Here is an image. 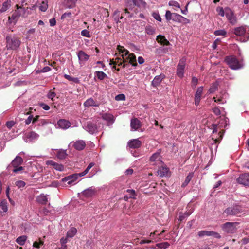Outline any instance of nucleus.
<instances>
[{
  "instance_id": "f257e3e1",
  "label": "nucleus",
  "mask_w": 249,
  "mask_h": 249,
  "mask_svg": "<svg viewBox=\"0 0 249 249\" xmlns=\"http://www.w3.org/2000/svg\"><path fill=\"white\" fill-rule=\"evenodd\" d=\"M244 213L242 206L237 204L226 208L223 211V214L226 216H239L241 214Z\"/></svg>"
},
{
  "instance_id": "f03ea898",
  "label": "nucleus",
  "mask_w": 249,
  "mask_h": 249,
  "mask_svg": "<svg viewBox=\"0 0 249 249\" xmlns=\"http://www.w3.org/2000/svg\"><path fill=\"white\" fill-rule=\"evenodd\" d=\"M21 44L19 37L12 35L6 36V47L7 50H17Z\"/></svg>"
},
{
  "instance_id": "7ed1b4c3",
  "label": "nucleus",
  "mask_w": 249,
  "mask_h": 249,
  "mask_svg": "<svg viewBox=\"0 0 249 249\" xmlns=\"http://www.w3.org/2000/svg\"><path fill=\"white\" fill-rule=\"evenodd\" d=\"M224 61L232 70H237L242 68V65L236 57L234 55L226 56Z\"/></svg>"
},
{
  "instance_id": "20e7f679",
  "label": "nucleus",
  "mask_w": 249,
  "mask_h": 249,
  "mask_svg": "<svg viewBox=\"0 0 249 249\" xmlns=\"http://www.w3.org/2000/svg\"><path fill=\"white\" fill-rule=\"evenodd\" d=\"M238 224L239 223L237 222H227L223 225L222 229L224 231L227 233H232L236 231V226L238 225Z\"/></svg>"
},
{
  "instance_id": "39448f33",
  "label": "nucleus",
  "mask_w": 249,
  "mask_h": 249,
  "mask_svg": "<svg viewBox=\"0 0 249 249\" xmlns=\"http://www.w3.org/2000/svg\"><path fill=\"white\" fill-rule=\"evenodd\" d=\"M236 180L239 184L249 187V174L245 173L240 175Z\"/></svg>"
},
{
  "instance_id": "423d86ee",
  "label": "nucleus",
  "mask_w": 249,
  "mask_h": 249,
  "mask_svg": "<svg viewBox=\"0 0 249 249\" xmlns=\"http://www.w3.org/2000/svg\"><path fill=\"white\" fill-rule=\"evenodd\" d=\"M226 17L230 23L234 25L237 22V18L234 13L231 9L226 10Z\"/></svg>"
},
{
  "instance_id": "0eeeda50",
  "label": "nucleus",
  "mask_w": 249,
  "mask_h": 249,
  "mask_svg": "<svg viewBox=\"0 0 249 249\" xmlns=\"http://www.w3.org/2000/svg\"><path fill=\"white\" fill-rule=\"evenodd\" d=\"M185 66V62L183 60H181L177 66V75L180 78L183 77Z\"/></svg>"
},
{
  "instance_id": "6e6552de",
  "label": "nucleus",
  "mask_w": 249,
  "mask_h": 249,
  "mask_svg": "<svg viewBox=\"0 0 249 249\" xmlns=\"http://www.w3.org/2000/svg\"><path fill=\"white\" fill-rule=\"evenodd\" d=\"M161 156L160 153L156 152L154 153L150 158V161L153 165H159L162 163L160 160Z\"/></svg>"
},
{
  "instance_id": "1a4fd4ad",
  "label": "nucleus",
  "mask_w": 249,
  "mask_h": 249,
  "mask_svg": "<svg viewBox=\"0 0 249 249\" xmlns=\"http://www.w3.org/2000/svg\"><path fill=\"white\" fill-rule=\"evenodd\" d=\"M97 192V190L94 187H90L85 189L82 192V195L85 197L89 198L94 196Z\"/></svg>"
},
{
  "instance_id": "9d476101",
  "label": "nucleus",
  "mask_w": 249,
  "mask_h": 249,
  "mask_svg": "<svg viewBox=\"0 0 249 249\" xmlns=\"http://www.w3.org/2000/svg\"><path fill=\"white\" fill-rule=\"evenodd\" d=\"M198 235L200 237L207 236H213L216 238H220V235L216 232L208 231H201L198 232Z\"/></svg>"
},
{
  "instance_id": "9b49d317",
  "label": "nucleus",
  "mask_w": 249,
  "mask_h": 249,
  "mask_svg": "<svg viewBox=\"0 0 249 249\" xmlns=\"http://www.w3.org/2000/svg\"><path fill=\"white\" fill-rule=\"evenodd\" d=\"M126 62L127 60L125 59H123V61H122V58H116L115 59V61L113 60H110L109 64L110 65H113V68H115L116 65H122L123 68H124L127 65V63H126Z\"/></svg>"
},
{
  "instance_id": "f8f14e48",
  "label": "nucleus",
  "mask_w": 249,
  "mask_h": 249,
  "mask_svg": "<svg viewBox=\"0 0 249 249\" xmlns=\"http://www.w3.org/2000/svg\"><path fill=\"white\" fill-rule=\"evenodd\" d=\"M172 20L175 22H182L183 21L184 23H189V20L182 16L181 15L178 14L177 13H173V17Z\"/></svg>"
},
{
  "instance_id": "ddd939ff",
  "label": "nucleus",
  "mask_w": 249,
  "mask_h": 249,
  "mask_svg": "<svg viewBox=\"0 0 249 249\" xmlns=\"http://www.w3.org/2000/svg\"><path fill=\"white\" fill-rule=\"evenodd\" d=\"M142 126L141 122L137 118H133L131 120L130 126L132 129L137 130Z\"/></svg>"
},
{
  "instance_id": "4468645a",
  "label": "nucleus",
  "mask_w": 249,
  "mask_h": 249,
  "mask_svg": "<svg viewBox=\"0 0 249 249\" xmlns=\"http://www.w3.org/2000/svg\"><path fill=\"white\" fill-rule=\"evenodd\" d=\"M84 107H99V103L92 98L88 99L83 104Z\"/></svg>"
},
{
  "instance_id": "2eb2a0df",
  "label": "nucleus",
  "mask_w": 249,
  "mask_h": 249,
  "mask_svg": "<svg viewBox=\"0 0 249 249\" xmlns=\"http://www.w3.org/2000/svg\"><path fill=\"white\" fill-rule=\"evenodd\" d=\"M78 59L80 63H84L88 61L89 58V55L86 54L83 51L80 50L77 53Z\"/></svg>"
},
{
  "instance_id": "dca6fc26",
  "label": "nucleus",
  "mask_w": 249,
  "mask_h": 249,
  "mask_svg": "<svg viewBox=\"0 0 249 249\" xmlns=\"http://www.w3.org/2000/svg\"><path fill=\"white\" fill-rule=\"evenodd\" d=\"M59 127L63 129H66L71 126V123L65 119H60L57 122Z\"/></svg>"
},
{
  "instance_id": "f3484780",
  "label": "nucleus",
  "mask_w": 249,
  "mask_h": 249,
  "mask_svg": "<svg viewBox=\"0 0 249 249\" xmlns=\"http://www.w3.org/2000/svg\"><path fill=\"white\" fill-rule=\"evenodd\" d=\"M157 174L161 177L169 176V169L167 167L162 166L157 171Z\"/></svg>"
},
{
  "instance_id": "a211bd4d",
  "label": "nucleus",
  "mask_w": 249,
  "mask_h": 249,
  "mask_svg": "<svg viewBox=\"0 0 249 249\" xmlns=\"http://www.w3.org/2000/svg\"><path fill=\"white\" fill-rule=\"evenodd\" d=\"M142 142L138 139H133L130 140L128 143V145L131 148H138L141 147Z\"/></svg>"
},
{
  "instance_id": "6ab92c4d",
  "label": "nucleus",
  "mask_w": 249,
  "mask_h": 249,
  "mask_svg": "<svg viewBox=\"0 0 249 249\" xmlns=\"http://www.w3.org/2000/svg\"><path fill=\"white\" fill-rule=\"evenodd\" d=\"M73 146L77 150H82L85 147L86 143L83 140H78L74 142Z\"/></svg>"
},
{
  "instance_id": "aec40b11",
  "label": "nucleus",
  "mask_w": 249,
  "mask_h": 249,
  "mask_svg": "<svg viewBox=\"0 0 249 249\" xmlns=\"http://www.w3.org/2000/svg\"><path fill=\"white\" fill-rule=\"evenodd\" d=\"M23 162L22 158L18 156L16 157L14 160L11 162V165L13 168L20 166Z\"/></svg>"
},
{
  "instance_id": "412c9836",
  "label": "nucleus",
  "mask_w": 249,
  "mask_h": 249,
  "mask_svg": "<svg viewBox=\"0 0 249 249\" xmlns=\"http://www.w3.org/2000/svg\"><path fill=\"white\" fill-rule=\"evenodd\" d=\"M157 41L163 45L168 46L170 45L169 41L165 38L164 36L159 35L157 36Z\"/></svg>"
},
{
  "instance_id": "4be33fe9",
  "label": "nucleus",
  "mask_w": 249,
  "mask_h": 249,
  "mask_svg": "<svg viewBox=\"0 0 249 249\" xmlns=\"http://www.w3.org/2000/svg\"><path fill=\"white\" fill-rule=\"evenodd\" d=\"M164 78V75L160 74V75L156 76L152 82V86L155 87L159 86Z\"/></svg>"
},
{
  "instance_id": "5701e85b",
  "label": "nucleus",
  "mask_w": 249,
  "mask_h": 249,
  "mask_svg": "<svg viewBox=\"0 0 249 249\" xmlns=\"http://www.w3.org/2000/svg\"><path fill=\"white\" fill-rule=\"evenodd\" d=\"M103 119L107 122L108 125L112 124L114 121V118L113 115L109 113H104L102 115Z\"/></svg>"
},
{
  "instance_id": "b1692460",
  "label": "nucleus",
  "mask_w": 249,
  "mask_h": 249,
  "mask_svg": "<svg viewBox=\"0 0 249 249\" xmlns=\"http://www.w3.org/2000/svg\"><path fill=\"white\" fill-rule=\"evenodd\" d=\"M86 129L87 130L89 133L93 134L96 131L97 129L96 124L91 122H88Z\"/></svg>"
},
{
  "instance_id": "393cba45",
  "label": "nucleus",
  "mask_w": 249,
  "mask_h": 249,
  "mask_svg": "<svg viewBox=\"0 0 249 249\" xmlns=\"http://www.w3.org/2000/svg\"><path fill=\"white\" fill-rule=\"evenodd\" d=\"M125 59L127 61L128 60L129 63L131 64L133 66H137V63L136 62V57L134 53H130Z\"/></svg>"
},
{
  "instance_id": "a878e982",
  "label": "nucleus",
  "mask_w": 249,
  "mask_h": 249,
  "mask_svg": "<svg viewBox=\"0 0 249 249\" xmlns=\"http://www.w3.org/2000/svg\"><path fill=\"white\" fill-rule=\"evenodd\" d=\"M245 33L246 29L243 26L237 27L234 29V34L238 36H243Z\"/></svg>"
},
{
  "instance_id": "bb28decb",
  "label": "nucleus",
  "mask_w": 249,
  "mask_h": 249,
  "mask_svg": "<svg viewBox=\"0 0 249 249\" xmlns=\"http://www.w3.org/2000/svg\"><path fill=\"white\" fill-rule=\"evenodd\" d=\"M25 137L26 138L29 139L30 140H33L37 139L39 135L34 131H30L26 132L25 134Z\"/></svg>"
},
{
  "instance_id": "cd10ccee",
  "label": "nucleus",
  "mask_w": 249,
  "mask_h": 249,
  "mask_svg": "<svg viewBox=\"0 0 249 249\" xmlns=\"http://www.w3.org/2000/svg\"><path fill=\"white\" fill-rule=\"evenodd\" d=\"M20 15L18 12L15 11L11 15V16H9L8 18V20L10 23L12 22H16L18 19Z\"/></svg>"
},
{
  "instance_id": "c85d7f7f",
  "label": "nucleus",
  "mask_w": 249,
  "mask_h": 249,
  "mask_svg": "<svg viewBox=\"0 0 249 249\" xmlns=\"http://www.w3.org/2000/svg\"><path fill=\"white\" fill-rule=\"evenodd\" d=\"M117 49L120 53H122V59H124V56H126L127 55L130 54L129 51L127 50L124 49L123 46L118 45Z\"/></svg>"
},
{
  "instance_id": "c756f323",
  "label": "nucleus",
  "mask_w": 249,
  "mask_h": 249,
  "mask_svg": "<svg viewBox=\"0 0 249 249\" xmlns=\"http://www.w3.org/2000/svg\"><path fill=\"white\" fill-rule=\"evenodd\" d=\"M36 201L40 204H46L48 201V199L47 197L44 194H41L37 196Z\"/></svg>"
},
{
  "instance_id": "7c9ffc66",
  "label": "nucleus",
  "mask_w": 249,
  "mask_h": 249,
  "mask_svg": "<svg viewBox=\"0 0 249 249\" xmlns=\"http://www.w3.org/2000/svg\"><path fill=\"white\" fill-rule=\"evenodd\" d=\"M83 176H81V175H80V173L79 174H73L72 175H71V176H68V177L67 178H65V179L66 180H68V179H71V181H69L68 183L69 184H70L72 183V182L74 181V180H75L76 179H77V178L79 177H82Z\"/></svg>"
},
{
  "instance_id": "2f4dec72",
  "label": "nucleus",
  "mask_w": 249,
  "mask_h": 249,
  "mask_svg": "<svg viewBox=\"0 0 249 249\" xmlns=\"http://www.w3.org/2000/svg\"><path fill=\"white\" fill-rule=\"evenodd\" d=\"M27 239V236L26 235H22L18 237L16 242L21 246H23L25 244V243Z\"/></svg>"
},
{
  "instance_id": "473e14b6",
  "label": "nucleus",
  "mask_w": 249,
  "mask_h": 249,
  "mask_svg": "<svg viewBox=\"0 0 249 249\" xmlns=\"http://www.w3.org/2000/svg\"><path fill=\"white\" fill-rule=\"evenodd\" d=\"M95 76L100 80H104L107 77V74L103 71H96L95 72Z\"/></svg>"
},
{
  "instance_id": "72a5a7b5",
  "label": "nucleus",
  "mask_w": 249,
  "mask_h": 249,
  "mask_svg": "<svg viewBox=\"0 0 249 249\" xmlns=\"http://www.w3.org/2000/svg\"><path fill=\"white\" fill-rule=\"evenodd\" d=\"M193 177V173H189V174L187 175V176L186 177L184 181L182 184L181 186L182 187H184L186 186L189 183L191 179Z\"/></svg>"
},
{
  "instance_id": "f704fd0d",
  "label": "nucleus",
  "mask_w": 249,
  "mask_h": 249,
  "mask_svg": "<svg viewBox=\"0 0 249 249\" xmlns=\"http://www.w3.org/2000/svg\"><path fill=\"white\" fill-rule=\"evenodd\" d=\"M77 232V229L74 227H72L69 230L67 233V237H73Z\"/></svg>"
},
{
  "instance_id": "c9c22d12",
  "label": "nucleus",
  "mask_w": 249,
  "mask_h": 249,
  "mask_svg": "<svg viewBox=\"0 0 249 249\" xmlns=\"http://www.w3.org/2000/svg\"><path fill=\"white\" fill-rule=\"evenodd\" d=\"M11 1L7 0L2 4V7L0 10V12L2 13L5 12L10 7Z\"/></svg>"
},
{
  "instance_id": "e433bc0d",
  "label": "nucleus",
  "mask_w": 249,
  "mask_h": 249,
  "mask_svg": "<svg viewBox=\"0 0 249 249\" xmlns=\"http://www.w3.org/2000/svg\"><path fill=\"white\" fill-rule=\"evenodd\" d=\"M168 4L170 6L173 7L175 10H177V9H179L180 8V4L176 1L171 0L169 2Z\"/></svg>"
},
{
  "instance_id": "4c0bfd02",
  "label": "nucleus",
  "mask_w": 249,
  "mask_h": 249,
  "mask_svg": "<svg viewBox=\"0 0 249 249\" xmlns=\"http://www.w3.org/2000/svg\"><path fill=\"white\" fill-rule=\"evenodd\" d=\"M64 77L69 81H72L75 83H79L80 82V80L77 77H71V76L68 74H65L64 75Z\"/></svg>"
},
{
  "instance_id": "58836bf2",
  "label": "nucleus",
  "mask_w": 249,
  "mask_h": 249,
  "mask_svg": "<svg viewBox=\"0 0 249 249\" xmlns=\"http://www.w3.org/2000/svg\"><path fill=\"white\" fill-rule=\"evenodd\" d=\"M156 247H158V249H167L170 246V244L167 242H165L160 243H158L156 245Z\"/></svg>"
},
{
  "instance_id": "ea45409f",
  "label": "nucleus",
  "mask_w": 249,
  "mask_h": 249,
  "mask_svg": "<svg viewBox=\"0 0 249 249\" xmlns=\"http://www.w3.org/2000/svg\"><path fill=\"white\" fill-rule=\"evenodd\" d=\"M95 165V163L94 162H91L90 163L88 166H87V167L86 168V169L82 172L81 173H80V175H81V176H85V175H86L88 172L89 171V170L93 166H94Z\"/></svg>"
},
{
  "instance_id": "a19ab883",
  "label": "nucleus",
  "mask_w": 249,
  "mask_h": 249,
  "mask_svg": "<svg viewBox=\"0 0 249 249\" xmlns=\"http://www.w3.org/2000/svg\"><path fill=\"white\" fill-rule=\"evenodd\" d=\"M218 83L216 82L212 84V85L210 88L209 90V92L210 93H212L215 92L218 89Z\"/></svg>"
},
{
  "instance_id": "79ce46f5",
  "label": "nucleus",
  "mask_w": 249,
  "mask_h": 249,
  "mask_svg": "<svg viewBox=\"0 0 249 249\" xmlns=\"http://www.w3.org/2000/svg\"><path fill=\"white\" fill-rule=\"evenodd\" d=\"M77 0H67L66 2V6L69 8H72L75 5V3Z\"/></svg>"
},
{
  "instance_id": "37998d69",
  "label": "nucleus",
  "mask_w": 249,
  "mask_h": 249,
  "mask_svg": "<svg viewBox=\"0 0 249 249\" xmlns=\"http://www.w3.org/2000/svg\"><path fill=\"white\" fill-rule=\"evenodd\" d=\"M119 14L120 11L118 10H116L113 13L114 20L117 23L121 22V20H119Z\"/></svg>"
},
{
  "instance_id": "c03bdc74",
  "label": "nucleus",
  "mask_w": 249,
  "mask_h": 249,
  "mask_svg": "<svg viewBox=\"0 0 249 249\" xmlns=\"http://www.w3.org/2000/svg\"><path fill=\"white\" fill-rule=\"evenodd\" d=\"M134 5L140 7L145 5L146 3L143 0H134L133 2Z\"/></svg>"
},
{
  "instance_id": "a18cd8bd",
  "label": "nucleus",
  "mask_w": 249,
  "mask_h": 249,
  "mask_svg": "<svg viewBox=\"0 0 249 249\" xmlns=\"http://www.w3.org/2000/svg\"><path fill=\"white\" fill-rule=\"evenodd\" d=\"M214 34L215 36H226L227 34V32L225 30H218L215 31L214 32Z\"/></svg>"
},
{
  "instance_id": "49530a36",
  "label": "nucleus",
  "mask_w": 249,
  "mask_h": 249,
  "mask_svg": "<svg viewBox=\"0 0 249 249\" xmlns=\"http://www.w3.org/2000/svg\"><path fill=\"white\" fill-rule=\"evenodd\" d=\"M67 155V154L65 151H59L57 153V157L59 159H64Z\"/></svg>"
},
{
  "instance_id": "de8ad7c7",
  "label": "nucleus",
  "mask_w": 249,
  "mask_h": 249,
  "mask_svg": "<svg viewBox=\"0 0 249 249\" xmlns=\"http://www.w3.org/2000/svg\"><path fill=\"white\" fill-rule=\"evenodd\" d=\"M48 4L47 2L43 1L39 6V10L41 11L45 12L48 8Z\"/></svg>"
},
{
  "instance_id": "09e8293b",
  "label": "nucleus",
  "mask_w": 249,
  "mask_h": 249,
  "mask_svg": "<svg viewBox=\"0 0 249 249\" xmlns=\"http://www.w3.org/2000/svg\"><path fill=\"white\" fill-rule=\"evenodd\" d=\"M55 170L59 171H62L64 169V167L63 165L58 164L56 162H55L53 164V167Z\"/></svg>"
},
{
  "instance_id": "8fccbe9b",
  "label": "nucleus",
  "mask_w": 249,
  "mask_h": 249,
  "mask_svg": "<svg viewBox=\"0 0 249 249\" xmlns=\"http://www.w3.org/2000/svg\"><path fill=\"white\" fill-rule=\"evenodd\" d=\"M224 132V130H222L221 131H220L219 132V138H215V139H214L213 138V140H214V143L215 144L220 142V140H221L222 139Z\"/></svg>"
},
{
  "instance_id": "3c124183",
  "label": "nucleus",
  "mask_w": 249,
  "mask_h": 249,
  "mask_svg": "<svg viewBox=\"0 0 249 249\" xmlns=\"http://www.w3.org/2000/svg\"><path fill=\"white\" fill-rule=\"evenodd\" d=\"M173 17V13H171V11L167 10L165 14L166 19L167 21H170L172 19Z\"/></svg>"
},
{
  "instance_id": "603ef678",
  "label": "nucleus",
  "mask_w": 249,
  "mask_h": 249,
  "mask_svg": "<svg viewBox=\"0 0 249 249\" xmlns=\"http://www.w3.org/2000/svg\"><path fill=\"white\" fill-rule=\"evenodd\" d=\"M145 32L148 35H153L154 32V29L151 26H147L145 28Z\"/></svg>"
},
{
  "instance_id": "864d4df0",
  "label": "nucleus",
  "mask_w": 249,
  "mask_h": 249,
  "mask_svg": "<svg viewBox=\"0 0 249 249\" xmlns=\"http://www.w3.org/2000/svg\"><path fill=\"white\" fill-rule=\"evenodd\" d=\"M81 34L83 36H85L87 37H91L90 32L86 29L83 30L81 32Z\"/></svg>"
},
{
  "instance_id": "5fc2aeb1",
  "label": "nucleus",
  "mask_w": 249,
  "mask_h": 249,
  "mask_svg": "<svg viewBox=\"0 0 249 249\" xmlns=\"http://www.w3.org/2000/svg\"><path fill=\"white\" fill-rule=\"evenodd\" d=\"M203 90V87L201 86L197 88V91L195 94V96H198V97H201L202 92Z\"/></svg>"
},
{
  "instance_id": "6e6d98bb",
  "label": "nucleus",
  "mask_w": 249,
  "mask_h": 249,
  "mask_svg": "<svg viewBox=\"0 0 249 249\" xmlns=\"http://www.w3.org/2000/svg\"><path fill=\"white\" fill-rule=\"evenodd\" d=\"M198 83V79L196 77H193L192 78L191 85L193 88H196Z\"/></svg>"
},
{
  "instance_id": "4d7b16f0",
  "label": "nucleus",
  "mask_w": 249,
  "mask_h": 249,
  "mask_svg": "<svg viewBox=\"0 0 249 249\" xmlns=\"http://www.w3.org/2000/svg\"><path fill=\"white\" fill-rule=\"evenodd\" d=\"M24 169V167H23L22 166H18V167L13 168L12 171L13 173H18L21 172Z\"/></svg>"
},
{
  "instance_id": "13d9d810",
  "label": "nucleus",
  "mask_w": 249,
  "mask_h": 249,
  "mask_svg": "<svg viewBox=\"0 0 249 249\" xmlns=\"http://www.w3.org/2000/svg\"><path fill=\"white\" fill-rule=\"evenodd\" d=\"M15 184H16V185L19 188L23 187L24 186H25V185L26 184L25 182L22 180L17 181L16 182Z\"/></svg>"
},
{
  "instance_id": "bf43d9fd",
  "label": "nucleus",
  "mask_w": 249,
  "mask_h": 249,
  "mask_svg": "<svg viewBox=\"0 0 249 249\" xmlns=\"http://www.w3.org/2000/svg\"><path fill=\"white\" fill-rule=\"evenodd\" d=\"M115 100L117 101H124L125 100V96L123 94H120L115 97Z\"/></svg>"
},
{
  "instance_id": "052dcab7",
  "label": "nucleus",
  "mask_w": 249,
  "mask_h": 249,
  "mask_svg": "<svg viewBox=\"0 0 249 249\" xmlns=\"http://www.w3.org/2000/svg\"><path fill=\"white\" fill-rule=\"evenodd\" d=\"M137 239L138 240V242H139V243L141 245L145 244V243L148 244V243H150L152 242V241L151 240L146 239L145 238L140 240V241H139V239L138 238Z\"/></svg>"
},
{
  "instance_id": "680f3d73",
  "label": "nucleus",
  "mask_w": 249,
  "mask_h": 249,
  "mask_svg": "<svg viewBox=\"0 0 249 249\" xmlns=\"http://www.w3.org/2000/svg\"><path fill=\"white\" fill-rule=\"evenodd\" d=\"M44 242L42 241H39V242L35 241L34 242L33 246L34 248H39L41 245L43 244Z\"/></svg>"
},
{
  "instance_id": "e2e57ef3",
  "label": "nucleus",
  "mask_w": 249,
  "mask_h": 249,
  "mask_svg": "<svg viewBox=\"0 0 249 249\" xmlns=\"http://www.w3.org/2000/svg\"><path fill=\"white\" fill-rule=\"evenodd\" d=\"M216 11L218 12V14L222 17H223L225 15V12L222 7H218L216 8Z\"/></svg>"
},
{
  "instance_id": "0e129e2a",
  "label": "nucleus",
  "mask_w": 249,
  "mask_h": 249,
  "mask_svg": "<svg viewBox=\"0 0 249 249\" xmlns=\"http://www.w3.org/2000/svg\"><path fill=\"white\" fill-rule=\"evenodd\" d=\"M71 12H66L64 13L61 17V19H64L67 18H71Z\"/></svg>"
},
{
  "instance_id": "69168bd1",
  "label": "nucleus",
  "mask_w": 249,
  "mask_h": 249,
  "mask_svg": "<svg viewBox=\"0 0 249 249\" xmlns=\"http://www.w3.org/2000/svg\"><path fill=\"white\" fill-rule=\"evenodd\" d=\"M56 96V93L54 92H50L48 94V97L49 99H51L52 100H53V98Z\"/></svg>"
},
{
  "instance_id": "338daca9",
  "label": "nucleus",
  "mask_w": 249,
  "mask_h": 249,
  "mask_svg": "<svg viewBox=\"0 0 249 249\" xmlns=\"http://www.w3.org/2000/svg\"><path fill=\"white\" fill-rule=\"evenodd\" d=\"M124 13L127 15V17L128 18H131L133 17V14L130 13V12L129 11L128 9L126 8L124 9Z\"/></svg>"
},
{
  "instance_id": "774afa93",
  "label": "nucleus",
  "mask_w": 249,
  "mask_h": 249,
  "mask_svg": "<svg viewBox=\"0 0 249 249\" xmlns=\"http://www.w3.org/2000/svg\"><path fill=\"white\" fill-rule=\"evenodd\" d=\"M51 70V69L48 67V66H46V67H44L41 71H40V72H48L49 71H50Z\"/></svg>"
}]
</instances>
